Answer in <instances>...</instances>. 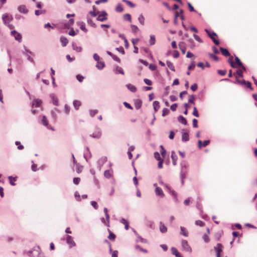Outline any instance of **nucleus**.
Wrapping results in <instances>:
<instances>
[{
    "instance_id": "1",
    "label": "nucleus",
    "mask_w": 257,
    "mask_h": 257,
    "mask_svg": "<svg viewBox=\"0 0 257 257\" xmlns=\"http://www.w3.org/2000/svg\"><path fill=\"white\" fill-rule=\"evenodd\" d=\"M2 19L4 24L7 25L10 29H13L14 28V26L10 24V22H11L13 19L12 15H10L7 13L4 14L3 15Z\"/></svg>"
},
{
    "instance_id": "2",
    "label": "nucleus",
    "mask_w": 257,
    "mask_h": 257,
    "mask_svg": "<svg viewBox=\"0 0 257 257\" xmlns=\"http://www.w3.org/2000/svg\"><path fill=\"white\" fill-rule=\"evenodd\" d=\"M206 33L208 34L209 37L212 39V40L213 41L214 43L216 45H218L219 44V42L218 40L216 39V37H217V34L214 32H211L208 30L205 29V30Z\"/></svg>"
},
{
    "instance_id": "3",
    "label": "nucleus",
    "mask_w": 257,
    "mask_h": 257,
    "mask_svg": "<svg viewBox=\"0 0 257 257\" xmlns=\"http://www.w3.org/2000/svg\"><path fill=\"white\" fill-rule=\"evenodd\" d=\"M214 248L216 253V257H220L221 253L222 252V245L221 243H218L215 246H214Z\"/></svg>"
},
{
    "instance_id": "4",
    "label": "nucleus",
    "mask_w": 257,
    "mask_h": 257,
    "mask_svg": "<svg viewBox=\"0 0 257 257\" xmlns=\"http://www.w3.org/2000/svg\"><path fill=\"white\" fill-rule=\"evenodd\" d=\"M107 14L105 11H102L101 14L98 15L97 20L100 22H104L107 19Z\"/></svg>"
},
{
    "instance_id": "5",
    "label": "nucleus",
    "mask_w": 257,
    "mask_h": 257,
    "mask_svg": "<svg viewBox=\"0 0 257 257\" xmlns=\"http://www.w3.org/2000/svg\"><path fill=\"white\" fill-rule=\"evenodd\" d=\"M182 246L184 251L188 252L189 253L192 252V249L189 245L187 241L184 240L182 241Z\"/></svg>"
},
{
    "instance_id": "6",
    "label": "nucleus",
    "mask_w": 257,
    "mask_h": 257,
    "mask_svg": "<svg viewBox=\"0 0 257 257\" xmlns=\"http://www.w3.org/2000/svg\"><path fill=\"white\" fill-rule=\"evenodd\" d=\"M102 133L101 131L99 128H96L92 135H90V137L95 139H99L101 137Z\"/></svg>"
},
{
    "instance_id": "7",
    "label": "nucleus",
    "mask_w": 257,
    "mask_h": 257,
    "mask_svg": "<svg viewBox=\"0 0 257 257\" xmlns=\"http://www.w3.org/2000/svg\"><path fill=\"white\" fill-rule=\"evenodd\" d=\"M39 247H38L36 249L34 248L32 250H29L27 252V254L31 257H35V255L39 254Z\"/></svg>"
},
{
    "instance_id": "8",
    "label": "nucleus",
    "mask_w": 257,
    "mask_h": 257,
    "mask_svg": "<svg viewBox=\"0 0 257 257\" xmlns=\"http://www.w3.org/2000/svg\"><path fill=\"white\" fill-rule=\"evenodd\" d=\"M66 242L70 247H72L76 245V243L73 240V237L70 235H67L66 236Z\"/></svg>"
},
{
    "instance_id": "9",
    "label": "nucleus",
    "mask_w": 257,
    "mask_h": 257,
    "mask_svg": "<svg viewBox=\"0 0 257 257\" xmlns=\"http://www.w3.org/2000/svg\"><path fill=\"white\" fill-rule=\"evenodd\" d=\"M11 35L15 37L16 40L19 42L21 41L22 37L20 33H18L17 31L14 30L11 32Z\"/></svg>"
},
{
    "instance_id": "10",
    "label": "nucleus",
    "mask_w": 257,
    "mask_h": 257,
    "mask_svg": "<svg viewBox=\"0 0 257 257\" xmlns=\"http://www.w3.org/2000/svg\"><path fill=\"white\" fill-rule=\"evenodd\" d=\"M42 101L41 100L39 99H34L32 102V107H39L41 105Z\"/></svg>"
},
{
    "instance_id": "11",
    "label": "nucleus",
    "mask_w": 257,
    "mask_h": 257,
    "mask_svg": "<svg viewBox=\"0 0 257 257\" xmlns=\"http://www.w3.org/2000/svg\"><path fill=\"white\" fill-rule=\"evenodd\" d=\"M19 12L24 14H27L28 12V9L25 5H21L18 7Z\"/></svg>"
},
{
    "instance_id": "12",
    "label": "nucleus",
    "mask_w": 257,
    "mask_h": 257,
    "mask_svg": "<svg viewBox=\"0 0 257 257\" xmlns=\"http://www.w3.org/2000/svg\"><path fill=\"white\" fill-rule=\"evenodd\" d=\"M74 23V20L73 19H71L67 23H66L64 24V28H69L71 26L73 25Z\"/></svg>"
},
{
    "instance_id": "13",
    "label": "nucleus",
    "mask_w": 257,
    "mask_h": 257,
    "mask_svg": "<svg viewBox=\"0 0 257 257\" xmlns=\"http://www.w3.org/2000/svg\"><path fill=\"white\" fill-rule=\"evenodd\" d=\"M220 50L221 54L225 57L229 56L230 55L228 50L225 48L221 47L220 48Z\"/></svg>"
},
{
    "instance_id": "14",
    "label": "nucleus",
    "mask_w": 257,
    "mask_h": 257,
    "mask_svg": "<svg viewBox=\"0 0 257 257\" xmlns=\"http://www.w3.org/2000/svg\"><path fill=\"white\" fill-rule=\"evenodd\" d=\"M155 192L157 195L160 196L161 197H163L164 196V194L163 192L162 189L159 187H157L155 189Z\"/></svg>"
},
{
    "instance_id": "15",
    "label": "nucleus",
    "mask_w": 257,
    "mask_h": 257,
    "mask_svg": "<svg viewBox=\"0 0 257 257\" xmlns=\"http://www.w3.org/2000/svg\"><path fill=\"white\" fill-rule=\"evenodd\" d=\"M107 231L109 233L108 238L111 241H114L116 237L115 235L112 233L109 228L107 229Z\"/></svg>"
},
{
    "instance_id": "16",
    "label": "nucleus",
    "mask_w": 257,
    "mask_h": 257,
    "mask_svg": "<svg viewBox=\"0 0 257 257\" xmlns=\"http://www.w3.org/2000/svg\"><path fill=\"white\" fill-rule=\"evenodd\" d=\"M235 61H236V63L237 64V65L239 66V67H241V68L243 70H245V68L243 66V65H242L241 62L240 61V59H239V58L238 57H235Z\"/></svg>"
},
{
    "instance_id": "17",
    "label": "nucleus",
    "mask_w": 257,
    "mask_h": 257,
    "mask_svg": "<svg viewBox=\"0 0 257 257\" xmlns=\"http://www.w3.org/2000/svg\"><path fill=\"white\" fill-rule=\"evenodd\" d=\"M60 41H61L62 45L63 47L66 46L67 45V44L68 43V39L64 37H61L60 38Z\"/></svg>"
},
{
    "instance_id": "18",
    "label": "nucleus",
    "mask_w": 257,
    "mask_h": 257,
    "mask_svg": "<svg viewBox=\"0 0 257 257\" xmlns=\"http://www.w3.org/2000/svg\"><path fill=\"white\" fill-rule=\"evenodd\" d=\"M179 47L182 53L184 54L186 52V47L185 46L184 43L183 42L180 43L179 44Z\"/></svg>"
},
{
    "instance_id": "19",
    "label": "nucleus",
    "mask_w": 257,
    "mask_h": 257,
    "mask_svg": "<svg viewBox=\"0 0 257 257\" xmlns=\"http://www.w3.org/2000/svg\"><path fill=\"white\" fill-rule=\"evenodd\" d=\"M172 253L176 256V257H182L180 252L175 247H172Z\"/></svg>"
},
{
    "instance_id": "20",
    "label": "nucleus",
    "mask_w": 257,
    "mask_h": 257,
    "mask_svg": "<svg viewBox=\"0 0 257 257\" xmlns=\"http://www.w3.org/2000/svg\"><path fill=\"white\" fill-rule=\"evenodd\" d=\"M153 107L155 111H158L160 108V103L158 101H154L153 102Z\"/></svg>"
},
{
    "instance_id": "21",
    "label": "nucleus",
    "mask_w": 257,
    "mask_h": 257,
    "mask_svg": "<svg viewBox=\"0 0 257 257\" xmlns=\"http://www.w3.org/2000/svg\"><path fill=\"white\" fill-rule=\"evenodd\" d=\"M178 119L180 123H182L183 124L186 125L187 123L186 119L182 115L179 116Z\"/></svg>"
},
{
    "instance_id": "22",
    "label": "nucleus",
    "mask_w": 257,
    "mask_h": 257,
    "mask_svg": "<svg viewBox=\"0 0 257 257\" xmlns=\"http://www.w3.org/2000/svg\"><path fill=\"white\" fill-rule=\"evenodd\" d=\"M189 134L187 133H184L182 136V140L183 142H186L189 141Z\"/></svg>"
},
{
    "instance_id": "23",
    "label": "nucleus",
    "mask_w": 257,
    "mask_h": 257,
    "mask_svg": "<svg viewBox=\"0 0 257 257\" xmlns=\"http://www.w3.org/2000/svg\"><path fill=\"white\" fill-rule=\"evenodd\" d=\"M126 86L127 88L133 92H135L137 91L136 87L131 84H127Z\"/></svg>"
},
{
    "instance_id": "24",
    "label": "nucleus",
    "mask_w": 257,
    "mask_h": 257,
    "mask_svg": "<svg viewBox=\"0 0 257 257\" xmlns=\"http://www.w3.org/2000/svg\"><path fill=\"white\" fill-rule=\"evenodd\" d=\"M160 230L162 233H165L167 230L166 226L162 222H161L160 224Z\"/></svg>"
},
{
    "instance_id": "25",
    "label": "nucleus",
    "mask_w": 257,
    "mask_h": 257,
    "mask_svg": "<svg viewBox=\"0 0 257 257\" xmlns=\"http://www.w3.org/2000/svg\"><path fill=\"white\" fill-rule=\"evenodd\" d=\"M121 223L123 224L125 226V229L126 230H128V228H129V223L128 222L127 220H126V219H124V218H122L121 221H120Z\"/></svg>"
},
{
    "instance_id": "26",
    "label": "nucleus",
    "mask_w": 257,
    "mask_h": 257,
    "mask_svg": "<svg viewBox=\"0 0 257 257\" xmlns=\"http://www.w3.org/2000/svg\"><path fill=\"white\" fill-rule=\"evenodd\" d=\"M76 171L77 173H80L82 171L83 166L79 165L78 163H76Z\"/></svg>"
},
{
    "instance_id": "27",
    "label": "nucleus",
    "mask_w": 257,
    "mask_h": 257,
    "mask_svg": "<svg viewBox=\"0 0 257 257\" xmlns=\"http://www.w3.org/2000/svg\"><path fill=\"white\" fill-rule=\"evenodd\" d=\"M81 103L80 101L75 100L73 101V105L74 107L76 109H78L80 106L81 105Z\"/></svg>"
},
{
    "instance_id": "28",
    "label": "nucleus",
    "mask_w": 257,
    "mask_h": 257,
    "mask_svg": "<svg viewBox=\"0 0 257 257\" xmlns=\"http://www.w3.org/2000/svg\"><path fill=\"white\" fill-rule=\"evenodd\" d=\"M42 123L45 126H47L48 125V123H49L48 120L46 116H43L42 117Z\"/></svg>"
},
{
    "instance_id": "29",
    "label": "nucleus",
    "mask_w": 257,
    "mask_h": 257,
    "mask_svg": "<svg viewBox=\"0 0 257 257\" xmlns=\"http://www.w3.org/2000/svg\"><path fill=\"white\" fill-rule=\"evenodd\" d=\"M72 48L73 49V50H75L76 51L78 52H80L82 51V48L80 46H77L76 44H72Z\"/></svg>"
},
{
    "instance_id": "30",
    "label": "nucleus",
    "mask_w": 257,
    "mask_h": 257,
    "mask_svg": "<svg viewBox=\"0 0 257 257\" xmlns=\"http://www.w3.org/2000/svg\"><path fill=\"white\" fill-rule=\"evenodd\" d=\"M96 67L99 69H102L104 67V63L103 62L97 61Z\"/></svg>"
},
{
    "instance_id": "31",
    "label": "nucleus",
    "mask_w": 257,
    "mask_h": 257,
    "mask_svg": "<svg viewBox=\"0 0 257 257\" xmlns=\"http://www.w3.org/2000/svg\"><path fill=\"white\" fill-rule=\"evenodd\" d=\"M180 229H181V233L185 236H187L188 233V231L186 230V229L185 228H184V227H181Z\"/></svg>"
},
{
    "instance_id": "32",
    "label": "nucleus",
    "mask_w": 257,
    "mask_h": 257,
    "mask_svg": "<svg viewBox=\"0 0 257 257\" xmlns=\"http://www.w3.org/2000/svg\"><path fill=\"white\" fill-rule=\"evenodd\" d=\"M167 65L169 68V69L173 71H175V67L173 63L170 61L167 62Z\"/></svg>"
},
{
    "instance_id": "33",
    "label": "nucleus",
    "mask_w": 257,
    "mask_h": 257,
    "mask_svg": "<svg viewBox=\"0 0 257 257\" xmlns=\"http://www.w3.org/2000/svg\"><path fill=\"white\" fill-rule=\"evenodd\" d=\"M138 20L140 22V23L142 25H144V24H145V18L142 15H141L138 18Z\"/></svg>"
},
{
    "instance_id": "34",
    "label": "nucleus",
    "mask_w": 257,
    "mask_h": 257,
    "mask_svg": "<svg viewBox=\"0 0 257 257\" xmlns=\"http://www.w3.org/2000/svg\"><path fill=\"white\" fill-rule=\"evenodd\" d=\"M156 42V39L154 35H151L150 36V45H153L155 44Z\"/></svg>"
},
{
    "instance_id": "35",
    "label": "nucleus",
    "mask_w": 257,
    "mask_h": 257,
    "mask_svg": "<svg viewBox=\"0 0 257 257\" xmlns=\"http://www.w3.org/2000/svg\"><path fill=\"white\" fill-rule=\"evenodd\" d=\"M51 97L52 99L53 104L56 106L58 105V100L57 98L54 95H52Z\"/></svg>"
},
{
    "instance_id": "36",
    "label": "nucleus",
    "mask_w": 257,
    "mask_h": 257,
    "mask_svg": "<svg viewBox=\"0 0 257 257\" xmlns=\"http://www.w3.org/2000/svg\"><path fill=\"white\" fill-rule=\"evenodd\" d=\"M142 105V101L140 100H137L135 102V107L137 109H139Z\"/></svg>"
},
{
    "instance_id": "37",
    "label": "nucleus",
    "mask_w": 257,
    "mask_h": 257,
    "mask_svg": "<svg viewBox=\"0 0 257 257\" xmlns=\"http://www.w3.org/2000/svg\"><path fill=\"white\" fill-rule=\"evenodd\" d=\"M115 11L117 12H122L123 11V9L122 6L119 4L116 7Z\"/></svg>"
},
{
    "instance_id": "38",
    "label": "nucleus",
    "mask_w": 257,
    "mask_h": 257,
    "mask_svg": "<svg viewBox=\"0 0 257 257\" xmlns=\"http://www.w3.org/2000/svg\"><path fill=\"white\" fill-rule=\"evenodd\" d=\"M87 23L89 25H90L92 27H95V24L93 22L92 20L90 18H87Z\"/></svg>"
},
{
    "instance_id": "39",
    "label": "nucleus",
    "mask_w": 257,
    "mask_h": 257,
    "mask_svg": "<svg viewBox=\"0 0 257 257\" xmlns=\"http://www.w3.org/2000/svg\"><path fill=\"white\" fill-rule=\"evenodd\" d=\"M171 157H172V160H173V164H174V165H176V160H177V156L175 155V153H174V152H172V153Z\"/></svg>"
},
{
    "instance_id": "40",
    "label": "nucleus",
    "mask_w": 257,
    "mask_h": 257,
    "mask_svg": "<svg viewBox=\"0 0 257 257\" xmlns=\"http://www.w3.org/2000/svg\"><path fill=\"white\" fill-rule=\"evenodd\" d=\"M209 57L212 59H213L214 61H218V57L216 56L215 55L213 54H209Z\"/></svg>"
},
{
    "instance_id": "41",
    "label": "nucleus",
    "mask_w": 257,
    "mask_h": 257,
    "mask_svg": "<svg viewBox=\"0 0 257 257\" xmlns=\"http://www.w3.org/2000/svg\"><path fill=\"white\" fill-rule=\"evenodd\" d=\"M194 100H195V97L194 96V95H189L188 101L190 103H191L194 104H195Z\"/></svg>"
},
{
    "instance_id": "42",
    "label": "nucleus",
    "mask_w": 257,
    "mask_h": 257,
    "mask_svg": "<svg viewBox=\"0 0 257 257\" xmlns=\"http://www.w3.org/2000/svg\"><path fill=\"white\" fill-rule=\"evenodd\" d=\"M228 62L230 64V66L232 67H233V68L235 67V66L233 62V57L232 56H231L230 57H229V59L228 60Z\"/></svg>"
},
{
    "instance_id": "43",
    "label": "nucleus",
    "mask_w": 257,
    "mask_h": 257,
    "mask_svg": "<svg viewBox=\"0 0 257 257\" xmlns=\"http://www.w3.org/2000/svg\"><path fill=\"white\" fill-rule=\"evenodd\" d=\"M195 224L197 226L202 227L204 225V223L201 220H198L195 221Z\"/></svg>"
},
{
    "instance_id": "44",
    "label": "nucleus",
    "mask_w": 257,
    "mask_h": 257,
    "mask_svg": "<svg viewBox=\"0 0 257 257\" xmlns=\"http://www.w3.org/2000/svg\"><path fill=\"white\" fill-rule=\"evenodd\" d=\"M9 179L10 180V184L13 185V186H14L15 185V183L14 182V181H16V178H13L12 176H10L9 177Z\"/></svg>"
},
{
    "instance_id": "45",
    "label": "nucleus",
    "mask_w": 257,
    "mask_h": 257,
    "mask_svg": "<svg viewBox=\"0 0 257 257\" xmlns=\"http://www.w3.org/2000/svg\"><path fill=\"white\" fill-rule=\"evenodd\" d=\"M122 1L131 8H134L135 7V5L128 0H122Z\"/></svg>"
},
{
    "instance_id": "46",
    "label": "nucleus",
    "mask_w": 257,
    "mask_h": 257,
    "mask_svg": "<svg viewBox=\"0 0 257 257\" xmlns=\"http://www.w3.org/2000/svg\"><path fill=\"white\" fill-rule=\"evenodd\" d=\"M104 176L107 178H109L111 177V173L109 170H106L104 173Z\"/></svg>"
},
{
    "instance_id": "47",
    "label": "nucleus",
    "mask_w": 257,
    "mask_h": 257,
    "mask_svg": "<svg viewBox=\"0 0 257 257\" xmlns=\"http://www.w3.org/2000/svg\"><path fill=\"white\" fill-rule=\"evenodd\" d=\"M80 28L81 30H82V31H84L85 32L87 31V30L85 28V24L83 22H81L80 23Z\"/></svg>"
},
{
    "instance_id": "48",
    "label": "nucleus",
    "mask_w": 257,
    "mask_h": 257,
    "mask_svg": "<svg viewBox=\"0 0 257 257\" xmlns=\"http://www.w3.org/2000/svg\"><path fill=\"white\" fill-rule=\"evenodd\" d=\"M243 85L245 86L246 87H247V88L250 89L252 90H253V88L251 87V84L249 81H245V83H244V84Z\"/></svg>"
},
{
    "instance_id": "49",
    "label": "nucleus",
    "mask_w": 257,
    "mask_h": 257,
    "mask_svg": "<svg viewBox=\"0 0 257 257\" xmlns=\"http://www.w3.org/2000/svg\"><path fill=\"white\" fill-rule=\"evenodd\" d=\"M154 157L156 159H157L158 161L162 160L161 158L160 153H159L158 152H155L154 153Z\"/></svg>"
},
{
    "instance_id": "50",
    "label": "nucleus",
    "mask_w": 257,
    "mask_h": 257,
    "mask_svg": "<svg viewBox=\"0 0 257 257\" xmlns=\"http://www.w3.org/2000/svg\"><path fill=\"white\" fill-rule=\"evenodd\" d=\"M169 112V110L168 108H165L163 109L162 116H165L167 115Z\"/></svg>"
},
{
    "instance_id": "51",
    "label": "nucleus",
    "mask_w": 257,
    "mask_h": 257,
    "mask_svg": "<svg viewBox=\"0 0 257 257\" xmlns=\"http://www.w3.org/2000/svg\"><path fill=\"white\" fill-rule=\"evenodd\" d=\"M243 71H244L242 69L237 70L236 72V74L239 76L240 77H243Z\"/></svg>"
},
{
    "instance_id": "52",
    "label": "nucleus",
    "mask_w": 257,
    "mask_h": 257,
    "mask_svg": "<svg viewBox=\"0 0 257 257\" xmlns=\"http://www.w3.org/2000/svg\"><path fill=\"white\" fill-rule=\"evenodd\" d=\"M124 19L129 21H131V16L128 14H126L123 16Z\"/></svg>"
},
{
    "instance_id": "53",
    "label": "nucleus",
    "mask_w": 257,
    "mask_h": 257,
    "mask_svg": "<svg viewBox=\"0 0 257 257\" xmlns=\"http://www.w3.org/2000/svg\"><path fill=\"white\" fill-rule=\"evenodd\" d=\"M193 115H194L196 117H199V113L196 107H194L193 108Z\"/></svg>"
},
{
    "instance_id": "54",
    "label": "nucleus",
    "mask_w": 257,
    "mask_h": 257,
    "mask_svg": "<svg viewBox=\"0 0 257 257\" xmlns=\"http://www.w3.org/2000/svg\"><path fill=\"white\" fill-rule=\"evenodd\" d=\"M89 112H90V115H91V116L93 117L95 114H96L97 113L98 111L96 109H95V110H90Z\"/></svg>"
},
{
    "instance_id": "55",
    "label": "nucleus",
    "mask_w": 257,
    "mask_h": 257,
    "mask_svg": "<svg viewBox=\"0 0 257 257\" xmlns=\"http://www.w3.org/2000/svg\"><path fill=\"white\" fill-rule=\"evenodd\" d=\"M160 148H161V153L162 156L163 157H164L166 155V150H165V149L163 148V147L162 146H161Z\"/></svg>"
},
{
    "instance_id": "56",
    "label": "nucleus",
    "mask_w": 257,
    "mask_h": 257,
    "mask_svg": "<svg viewBox=\"0 0 257 257\" xmlns=\"http://www.w3.org/2000/svg\"><path fill=\"white\" fill-rule=\"evenodd\" d=\"M73 183L76 184V185H78L80 181V178H79V177H76V178H74L73 179Z\"/></svg>"
},
{
    "instance_id": "57",
    "label": "nucleus",
    "mask_w": 257,
    "mask_h": 257,
    "mask_svg": "<svg viewBox=\"0 0 257 257\" xmlns=\"http://www.w3.org/2000/svg\"><path fill=\"white\" fill-rule=\"evenodd\" d=\"M217 72H218V73L219 75H221V76H224V75H225L226 74V70H218L217 71Z\"/></svg>"
},
{
    "instance_id": "58",
    "label": "nucleus",
    "mask_w": 257,
    "mask_h": 257,
    "mask_svg": "<svg viewBox=\"0 0 257 257\" xmlns=\"http://www.w3.org/2000/svg\"><path fill=\"white\" fill-rule=\"evenodd\" d=\"M193 37L194 38V39L198 42H199V43H202V40L201 39V38L197 35L196 34H194L193 35Z\"/></svg>"
},
{
    "instance_id": "59",
    "label": "nucleus",
    "mask_w": 257,
    "mask_h": 257,
    "mask_svg": "<svg viewBox=\"0 0 257 257\" xmlns=\"http://www.w3.org/2000/svg\"><path fill=\"white\" fill-rule=\"evenodd\" d=\"M91 204L95 209H97L98 207L97 202L94 201H92Z\"/></svg>"
},
{
    "instance_id": "60",
    "label": "nucleus",
    "mask_w": 257,
    "mask_h": 257,
    "mask_svg": "<svg viewBox=\"0 0 257 257\" xmlns=\"http://www.w3.org/2000/svg\"><path fill=\"white\" fill-rule=\"evenodd\" d=\"M117 73H120L122 74H124V72L121 68L117 67L116 69Z\"/></svg>"
},
{
    "instance_id": "61",
    "label": "nucleus",
    "mask_w": 257,
    "mask_h": 257,
    "mask_svg": "<svg viewBox=\"0 0 257 257\" xmlns=\"http://www.w3.org/2000/svg\"><path fill=\"white\" fill-rule=\"evenodd\" d=\"M177 107V103H174L170 106V109L172 111H175L176 110V108Z\"/></svg>"
},
{
    "instance_id": "62",
    "label": "nucleus",
    "mask_w": 257,
    "mask_h": 257,
    "mask_svg": "<svg viewBox=\"0 0 257 257\" xmlns=\"http://www.w3.org/2000/svg\"><path fill=\"white\" fill-rule=\"evenodd\" d=\"M198 121L196 118H194L192 120L193 123V126L194 127H198V124H197Z\"/></svg>"
},
{
    "instance_id": "63",
    "label": "nucleus",
    "mask_w": 257,
    "mask_h": 257,
    "mask_svg": "<svg viewBox=\"0 0 257 257\" xmlns=\"http://www.w3.org/2000/svg\"><path fill=\"white\" fill-rule=\"evenodd\" d=\"M144 81L147 85H151L152 84V82L150 79L146 78L144 80Z\"/></svg>"
},
{
    "instance_id": "64",
    "label": "nucleus",
    "mask_w": 257,
    "mask_h": 257,
    "mask_svg": "<svg viewBox=\"0 0 257 257\" xmlns=\"http://www.w3.org/2000/svg\"><path fill=\"white\" fill-rule=\"evenodd\" d=\"M198 86L197 84L195 83L191 86V89L193 91H195L197 90Z\"/></svg>"
}]
</instances>
